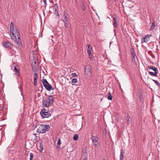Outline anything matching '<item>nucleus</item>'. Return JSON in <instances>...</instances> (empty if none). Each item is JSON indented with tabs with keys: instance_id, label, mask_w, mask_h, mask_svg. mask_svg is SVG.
Here are the masks:
<instances>
[{
	"instance_id": "f257e3e1",
	"label": "nucleus",
	"mask_w": 160,
	"mask_h": 160,
	"mask_svg": "<svg viewBox=\"0 0 160 160\" xmlns=\"http://www.w3.org/2000/svg\"><path fill=\"white\" fill-rule=\"evenodd\" d=\"M10 33L12 39L14 42L16 41L18 46L21 47L22 43L18 29L14 26L12 22H11L10 24Z\"/></svg>"
},
{
	"instance_id": "f03ea898",
	"label": "nucleus",
	"mask_w": 160,
	"mask_h": 160,
	"mask_svg": "<svg viewBox=\"0 0 160 160\" xmlns=\"http://www.w3.org/2000/svg\"><path fill=\"white\" fill-rule=\"evenodd\" d=\"M54 98L52 95H49L42 101V105L45 107H48L53 103Z\"/></svg>"
},
{
	"instance_id": "7ed1b4c3",
	"label": "nucleus",
	"mask_w": 160,
	"mask_h": 160,
	"mask_svg": "<svg viewBox=\"0 0 160 160\" xmlns=\"http://www.w3.org/2000/svg\"><path fill=\"white\" fill-rule=\"evenodd\" d=\"M50 128L49 125L41 124L38 128L37 132L41 133H45L47 132V129Z\"/></svg>"
},
{
	"instance_id": "20e7f679",
	"label": "nucleus",
	"mask_w": 160,
	"mask_h": 160,
	"mask_svg": "<svg viewBox=\"0 0 160 160\" xmlns=\"http://www.w3.org/2000/svg\"><path fill=\"white\" fill-rule=\"evenodd\" d=\"M49 11L51 13H55L57 16H59V14L58 13V6L57 4H54L53 6H51L49 8Z\"/></svg>"
},
{
	"instance_id": "39448f33",
	"label": "nucleus",
	"mask_w": 160,
	"mask_h": 160,
	"mask_svg": "<svg viewBox=\"0 0 160 160\" xmlns=\"http://www.w3.org/2000/svg\"><path fill=\"white\" fill-rule=\"evenodd\" d=\"M42 82L43 86L47 90H53L54 88H52L51 85L48 83L46 79L43 78L42 79Z\"/></svg>"
},
{
	"instance_id": "423d86ee",
	"label": "nucleus",
	"mask_w": 160,
	"mask_h": 160,
	"mask_svg": "<svg viewBox=\"0 0 160 160\" xmlns=\"http://www.w3.org/2000/svg\"><path fill=\"white\" fill-rule=\"evenodd\" d=\"M41 116L43 118H47L51 116V114L46 109H42L40 112Z\"/></svg>"
},
{
	"instance_id": "0eeeda50",
	"label": "nucleus",
	"mask_w": 160,
	"mask_h": 160,
	"mask_svg": "<svg viewBox=\"0 0 160 160\" xmlns=\"http://www.w3.org/2000/svg\"><path fill=\"white\" fill-rule=\"evenodd\" d=\"M92 142L94 146H96L98 143V138L97 136H92L91 137Z\"/></svg>"
},
{
	"instance_id": "6e6552de",
	"label": "nucleus",
	"mask_w": 160,
	"mask_h": 160,
	"mask_svg": "<svg viewBox=\"0 0 160 160\" xmlns=\"http://www.w3.org/2000/svg\"><path fill=\"white\" fill-rule=\"evenodd\" d=\"M85 73L87 75V77L90 78L92 76V72L91 69L89 67L86 66L84 68Z\"/></svg>"
},
{
	"instance_id": "1a4fd4ad",
	"label": "nucleus",
	"mask_w": 160,
	"mask_h": 160,
	"mask_svg": "<svg viewBox=\"0 0 160 160\" xmlns=\"http://www.w3.org/2000/svg\"><path fill=\"white\" fill-rule=\"evenodd\" d=\"M151 69L154 71L153 72L151 71V75L155 77H157V74L158 72V71L157 68L154 67L153 66L152 67H151Z\"/></svg>"
},
{
	"instance_id": "9d476101",
	"label": "nucleus",
	"mask_w": 160,
	"mask_h": 160,
	"mask_svg": "<svg viewBox=\"0 0 160 160\" xmlns=\"http://www.w3.org/2000/svg\"><path fill=\"white\" fill-rule=\"evenodd\" d=\"M2 44L4 47L10 49L12 48L13 47V45L12 43L9 42H3L2 43Z\"/></svg>"
},
{
	"instance_id": "9b49d317",
	"label": "nucleus",
	"mask_w": 160,
	"mask_h": 160,
	"mask_svg": "<svg viewBox=\"0 0 160 160\" xmlns=\"http://www.w3.org/2000/svg\"><path fill=\"white\" fill-rule=\"evenodd\" d=\"M131 53L132 54V61L134 62H136V57L134 49L132 48L131 50Z\"/></svg>"
},
{
	"instance_id": "f8f14e48",
	"label": "nucleus",
	"mask_w": 160,
	"mask_h": 160,
	"mask_svg": "<svg viewBox=\"0 0 160 160\" xmlns=\"http://www.w3.org/2000/svg\"><path fill=\"white\" fill-rule=\"evenodd\" d=\"M32 69L33 72H36L38 71V65L36 62H34L32 64Z\"/></svg>"
},
{
	"instance_id": "ddd939ff",
	"label": "nucleus",
	"mask_w": 160,
	"mask_h": 160,
	"mask_svg": "<svg viewBox=\"0 0 160 160\" xmlns=\"http://www.w3.org/2000/svg\"><path fill=\"white\" fill-rule=\"evenodd\" d=\"M150 35H147L145 37H143L141 39L142 43L144 42H147L150 40Z\"/></svg>"
},
{
	"instance_id": "4468645a",
	"label": "nucleus",
	"mask_w": 160,
	"mask_h": 160,
	"mask_svg": "<svg viewBox=\"0 0 160 160\" xmlns=\"http://www.w3.org/2000/svg\"><path fill=\"white\" fill-rule=\"evenodd\" d=\"M38 78V75L37 73L35 72L34 76V84L36 86L37 83V79Z\"/></svg>"
},
{
	"instance_id": "2eb2a0df",
	"label": "nucleus",
	"mask_w": 160,
	"mask_h": 160,
	"mask_svg": "<svg viewBox=\"0 0 160 160\" xmlns=\"http://www.w3.org/2000/svg\"><path fill=\"white\" fill-rule=\"evenodd\" d=\"M124 151L122 149L121 151L120 155V160H124Z\"/></svg>"
},
{
	"instance_id": "dca6fc26",
	"label": "nucleus",
	"mask_w": 160,
	"mask_h": 160,
	"mask_svg": "<svg viewBox=\"0 0 160 160\" xmlns=\"http://www.w3.org/2000/svg\"><path fill=\"white\" fill-rule=\"evenodd\" d=\"M113 18L114 21L113 23V25L114 26V28H117L118 24L117 22V19L115 17H114Z\"/></svg>"
},
{
	"instance_id": "f3484780",
	"label": "nucleus",
	"mask_w": 160,
	"mask_h": 160,
	"mask_svg": "<svg viewBox=\"0 0 160 160\" xmlns=\"http://www.w3.org/2000/svg\"><path fill=\"white\" fill-rule=\"evenodd\" d=\"M88 49H87V52L88 54H90L92 51V47L91 45H88Z\"/></svg>"
},
{
	"instance_id": "a211bd4d",
	"label": "nucleus",
	"mask_w": 160,
	"mask_h": 160,
	"mask_svg": "<svg viewBox=\"0 0 160 160\" xmlns=\"http://www.w3.org/2000/svg\"><path fill=\"white\" fill-rule=\"evenodd\" d=\"M78 136L77 134H75L74 135L73 137V139L74 140L76 141L78 140Z\"/></svg>"
},
{
	"instance_id": "6ab92c4d",
	"label": "nucleus",
	"mask_w": 160,
	"mask_h": 160,
	"mask_svg": "<svg viewBox=\"0 0 160 160\" xmlns=\"http://www.w3.org/2000/svg\"><path fill=\"white\" fill-rule=\"evenodd\" d=\"M61 144V142L60 140V138H59L58 140V143L57 144V148H59L60 147V145Z\"/></svg>"
},
{
	"instance_id": "aec40b11",
	"label": "nucleus",
	"mask_w": 160,
	"mask_h": 160,
	"mask_svg": "<svg viewBox=\"0 0 160 160\" xmlns=\"http://www.w3.org/2000/svg\"><path fill=\"white\" fill-rule=\"evenodd\" d=\"M63 21L64 22H68V18L65 15H63Z\"/></svg>"
},
{
	"instance_id": "412c9836",
	"label": "nucleus",
	"mask_w": 160,
	"mask_h": 160,
	"mask_svg": "<svg viewBox=\"0 0 160 160\" xmlns=\"http://www.w3.org/2000/svg\"><path fill=\"white\" fill-rule=\"evenodd\" d=\"M40 148L41 151H42L43 149V143L42 142H39Z\"/></svg>"
},
{
	"instance_id": "4be33fe9",
	"label": "nucleus",
	"mask_w": 160,
	"mask_h": 160,
	"mask_svg": "<svg viewBox=\"0 0 160 160\" xmlns=\"http://www.w3.org/2000/svg\"><path fill=\"white\" fill-rule=\"evenodd\" d=\"M155 26H156V25L155 24V22H152V25L151 26V29H153L155 27Z\"/></svg>"
},
{
	"instance_id": "5701e85b",
	"label": "nucleus",
	"mask_w": 160,
	"mask_h": 160,
	"mask_svg": "<svg viewBox=\"0 0 160 160\" xmlns=\"http://www.w3.org/2000/svg\"><path fill=\"white\" fill-rule=\"evenodd\" d=\"M77 79L76 78H73L72 80V82L73 83H75L77 82Z\"/></svg>"
},
{
	"instance_id": "b1692460",
	"label": "nucleus",
	"mask_w": 160,
	"mask_h": 160,
	"mask_svg": "<svg viewBox=\"0 0 160 160\" xmlns=\"http://www.w3.org/2000/svg\"><path fill=\"white\" fill-rule=\"evenodd\" d=\"M14 71L16 72V74H18L19 72L18 70L16 67L14 68Z\"/></svg>"
},
{
	"instance_id": "393cba45",
	"label": "nucleus",
	"mask_w": 160,
	"mask_h": 160,
	"mask_svg": "<svg viewBox=\"0 0 160 160\" xmlns=\"http://www.w3.org/2000/svg\"><path fill=\"white\" fill-rule=\"evenodd\" d=\"M109 95L108 97V100H111L112 99V97L111 96V93L110 92L109 93Z\"/></svg>"
},
{
	"instance_id": "a878e982",
	"label": "nucleus",
	"mask_w": 160,
	"mask_h": 160,
	"mask_svg": "<svg viewBox=\"0 0 160 160\" xmlns=\"http://www.w3.org/2000/svg\"><path fill=\"white\" fill-rule=\"evenodd\" d=\"M152 80L157 85H158L159 86H160V83L158 82V81L156 80Z\"/></svg>"
},
{
	"instance_id": "bb28decb",
	"label": "nucleus",
	"mask_w": 160,
	"mask_h": 160,
	"mask_svg": "<svg viewBox=\"0 0 160 160\" xmlns=\"http://www.w3.org/2000/svg\"><path fill=\"white\" fill-rule=\"evenodd\" d=\"M30 160H32L33 156V154L32 153H31L30 155Z\"/></svg>"
},
{
	"instance_id": "cd10ccee",
	"label": "nucleus",
	"mask_w": 160,
	"mask_h": 160,
	"mask_svg": "<svg viewBox=\"0 0 160 160\" xmlns=\"http://www.w3.org/2000/svg\"><path fill=\"white\" fill-rule=\"evenodd\" d=\"M72 77H77V75L75 73H73L71 74Z\"/></svg>"
},
{
	"instance_id": "c85d7f7f",
	"label": "nucleus",
	"mask_w": 160,
	"mask_h": 160,
	"mask_svg": "<svg viewBox=\"0 0 160 160\" xmlns=\"http://www.w3.org/2000/svg\"><path fill=\"white\" fill-rule=\"evenodd\" d=\"M65 24L64 26L66 28H67L68 27V22H64Z\"/></svg>"
},
{
	"instance_id": "c756f323",
	"label": "nucleus",
	"mask_w": 160,
	"mask_h": 160,
	"mask_svg": "<svg viewBox=\"0 0 160 160\" xmlns=\"http://www.w3.org/2000/svg\"><path fill=\"white\" fill-rule=\"evenodd\" d=\"M142 99V97L141 96V95H140V96L139 97V99L140 102H141Z\"/></svg>"
},
{
	"instance_id": "7c9ffc66",
	"label": "nucleus",
	"mask_w": 160,
	"mask_h": 160,
	"mask_svg": "<svg viewBox=\"0 0 160 160\" xmlns=\"http://www.w3.org/2000/svg\"><path fill=\"white\" fill-rule=\"evenodd\" d=\"M89 55V57L90 59H91L92 57V55L91 54V53L90 54H88Z\"/></svg>"
},
{
	"instance_id": "2f4dec72",
	"label": "nucleus",
	"mask_w": 160,
	"mask_h": 160,
	"mask_svg": "<svg viewBox=\"0 0 160 160\" xmlns=\"http://www.w3.org/2000/svg\"><path fill=\"white\" fill-rule=\"evenodd\" d=\"M43 2L45 4V5H47V3H46V0H43Z\"/></svg>"
},
{
	"instance_id": "473e14b6",
	"label": "nucleus",
	"mask_w": 160,
	"mask_h": 160,
	"mask_svg": "<svg viewBox=\"0 0 160 160\" xmlns=\"http://www.w3.org/2000/svg\"><path fill=\"white\" fill-rule=\"evenodd\" d=\"M83 160H88V157H85Z\"/></svg>"
},
{
	"instance_id": "72a5a7b5",
	"label": "nucleus",
	"mask_w": 160,
	"mask_h": 160,
	"mask_svg": "<svg viewBox=\"0 0 160 160\" xmlns=\"http://www.w3.org/2000/svg\"><path fill=\"white\" fill-rule=\"evenodd\" d=\"M127 118L128 119V121L130 117L128 115V114H127Z\"/></svg>"
},
{
	"instance_id": "f704fd0d",
	"label": "nucleus",
	"mask_w": 160,
	"mask_h": 160,
	"mask_svg": "<svg viewBox=\"0 0 160 160\" xmlns=\"http://www.w3.org/2000/svg\"><path fill=\"white\" fill-rule=\"evenodd\" d=\"M103 160H106V159L105 158H103Z\"/></svg>"
},
{
	"instance_id": "c9c22d12",
	"label": "nucleus",
	"mask_w": 160,
	"mask_h": 160,
	"mask_svg": "<svg viewBox=\"0 0 160 160\" xmlns=\"http://www.w3.org/2000/svg\"><path fill=\"white\" fill-rule=\"evenodd\" d=\"M117 0H114L115 1H116Z\"/></svg>"
},
{
	"instance_id": "e433bc0d",
	"label": "nucleus",
	"mask_w": 160,
	"mask_h": 160,
	"mask_svg": "<svg viewBox=\"0 0 160 160\" xmlns=\"http://www.w3.org/2000/svg\"><path fill=\"white\" fill-rule=\"evenodd\" d=\"M149 74H150V72H149Z\"/></svg>"
},
{
	"instance_id": "4c0bfd02",
	"label": "nucleus",
	"mask_w": 160,
	"mask_h": 160,
	"mask_svg": "<svg viewBox=\"0 0 160 160\" xmlns=\"http://www.w3.org/2000/svg\"><path fill=\"white\" fill-rule=\"evenodd\" d=\"M56 0H55V1H56Z\"/></svg>"
}]
</instances>
